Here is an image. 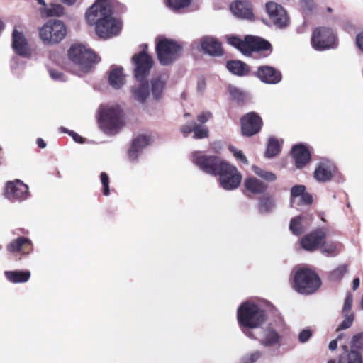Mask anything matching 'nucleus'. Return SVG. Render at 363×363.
<instances>
[{"label":"nucleus","mask_w":363,"mask_h":363,"mask_svg":"<svg viewBox=\"0 0 363 363\" xmlns=\"http://www.w3.org/2000/svg\"><path fill=\"white\" fill-rule=\"evenodd\" d=\"M351 349L354 350H363V333L353 336L351 340Z\"/></svg>","instance_id":"43"},{"label":"nucleus","mask_w":363,"mask_h":363,"mask_svg":"<svg viewBox=\"0 0 363 363\" xmlns=\"http://www.w3.org/2000/svg\"><path fill=\"white\" fill-rule=\"evenodd\" d=\"M6 277L12 283H23L28 281L30 273L29 271H6Z\"/></svg>","instance_id":"34"},{"label":"nucleus","mask_w":363,"mask_h":363,"mask_svg":"<svg viewBox=\"0 0 363 363\" xmlns=\"http://www.w3.org/2000/svg\"><path fill=\"white\" fill-rule=\"evenodd\" d=\"M306 218L302 216H297L291 219L289 225L290 230L295 235H300L304 230L303 224Z\"/></svg>","instance_id":"37"},{"label":"nucleus","mask_w":363,"mask_h":363,"mask_svg":"<svg viewBox=\"0 0 363 363\" xmlns=\"http://www.w3.org/2000/svg\"><path fill=\"white\" fill-rule=\"evenodd\" d=\"M342 347L344 352L340 354L338 363H363V357L359 352L352 349L349 351L347 345Z\"/></svg>","instance_id":"28"},{"label":"nucleus","mask_w":363,"mask_h":363,"mask_svg":"<svg viewBox=\"0 0 363 363\" xmlns=\"http://www.w3.org/2000/svg\"><path fill=\"white\" fill-rule=\"evenodd\" d=\"M69 59L78 67L79 72H86L92 65L99 61L90 49L82 44L71 46L68 51Z\"/></svg>","instance_id":"5"},{"label":"nucleus","mask_w":363,"mask_h":363,"mask_svg":"<svg viewBox=\"0 0 363 363\" xmlns=\"http://www.w3.org/2000/svg\"><path fill=\"white\" fill-rule=\"evenodd\" d=\"M206 88V81L204 79L201 78L198 80L197 89L199 91H203Z\"/></svg>","instance_id":"59"},{"label":"nucleus","mask_w":363,"mask_h":363,"mask_svg":"<svg viewBox=\"0 0 363 363\" xmlns=\"http://www.w3.org/2000/svg\"><path fill=\"white\" fill-rule=\"evenodd\" d=\"M244 333L249 337L250 338L254 339L255 337L252 334V333L249 330H243Z\"/></svg>","instance_id":"62"},{"label":"nucleus","mask_w":363,"mask_h":363,"mask_svg":"<svg viewBox=\"0 0 363 363\" xmlns=\"http://www.w3.org/2000/svg\"><path fill=\"white\" fill-rule=\"evenodd\" d=\"M257 76L266 84H277L281 80V73L269 66L259 67L257 72Z\"/></svg>","instance_id":"21"},{"label":"nucleus","mask_w":363,"mask_h":363,"mask_svg":"<svg viewBox=\"0 0 363 363\" xmlns=\"http://www.w3.org/2000/svg\"><path fill=\"white\" fill-rule=\"evenodd\" d=\"M281 336L271 328H266L260 340V345L264 347H273L280 344Z\"/></svg>","instance_id":"26"},{"label":"nucleus","mask_w":363,"mask_h":363,"mask_svg":"<svg viewBox=\"0 0 363 363\" xmlns=\"http://www.w3.org/2000/svg\"><path fill=\"white\" fill-rule=\"evenodd\" d=\"M146 49L147 45H144L143 50L132 57L135 77L139 82H142L149 74L153 65L152 57L147 54Z\"/></svg>","instance_id":"12"},{"label":"nucleus","mask_w":363,"mask_h":363,"mask_svg":"<svg viewBox=\"0 0 363 363\" xmlns=\"http://www.w3.org/2000/svg\"><path fill=\"white\" fill-rule=\"evenodd\" d=\"M275 199L269 196H264L259 199L257 204L258 211L262 214L272 213L276 208Z\"/></svg>","instance_id":"33"},{"label":"nucleus","mask_w":363,"mask_h":363,"mask_svg":"<svg viewBox=\"0 0 363 363\" xmlns=\"http://www.w3.org/2000/svg\"><path fill=\"white\" fill-rule=\"evenodd\" d=\"M306 187L303 185H296L291 189V205L293 206L296 200L298 204H311L313 201L311 196L305 193Z\"/></svg>","instance_id":"23"},{"label":"nucleus","mask_w":363,"mask_h":363,"mask_svg":"<svg viewBox=\"0 0 363 363\" xmlns=\"http://www.w3.org/2000/svg\"><path fill=\"white\" fill-rule=\"evenodd\" d=\"M108 21H110V22L111 21V23H111V24L109 23H104V21H102V24L104 25V30H107V33H108L107 35H101L100 34V33L96 32V35L101 38L107 39V38L114 37V36L117 35L121 30V23L119 21H118L117 19L113 18L112 15L108 16Z\"/></svg>","instance_id":"27"},{"label":"nucleus","mask_w":363,"mask_h":363,"mask_svg":"<svg viewBox=\"0 0 363 363\" xmlns=\"http://www.w3.org/2000/svg\"><path fill=\"white\" fill-rule=\"evenodd\" d=\"M337 173L335 164L325 158L321 159L317 164L313 176L319 182L325 183L331 181Z\"/></svg>","instance_id":"13"},{"label":"nucleus","mask_w":363,"mask_h":363,"mask_svg":"<svg viewBox=\"0 0 363 363\" xmlns=\"http://www.w3.org/2000/svg\"><path fill=\"white\" fill-rule=\"evenodd\" d=\"M39 4L45 7L46 6L45 2L44 0H36Z\"/></svg>","instance_id":"64"},{"label":"nucleus","mask_w":363,"mask_h":363,"mask_svg":"<svg viewBox=\"0 0 363 363\" xmlns=\"http://www.w3.org/2000/svg\"><path fill=\"white\" fill-rule=\"evenodd\" d=\"M99 125L106 134H116L123 125L122 111L118 106H102L100 110Z\"/></svg>","instance_id":"3"},{"label":"nucleus","mask_w":363,"mask_h":363,"mask_svg":"<svg viewBox=\"0 0 363 363\" xmlns=\"http://www.w3.org/2000/svg\"><path fill=\"white\" fill-rule=\"evenodd\" d=\"M321 252L328 256H334L336 252L339 250L340 244L334 241H323L321 245Z\"/></svg>","instance_id":"36"},{"label":"nucleus","mask_w":363,"mask_h":363,"mask_svg":"<svg viewBox=\"0 0 363 363\" xmlns=\"http://www.w3.org/2000/svg\"><path fill=\"white\" fill-rule=\"evenodd\" d=\"M312 334L311 330L308 328L302 330L298 334V341L301 343L306 342L311 337Z\"/></svg>","instance_id":"49"},{"label":"nucleus","mask_w":363,"mask_h":363,"mask_svg":"<svg viewBox=\"0 0 363 363\" xmlns=\"http://www.w3.org/2000/svg\"><path fill=\"white\" fill-rule=\"evenodd\" d=\"M356 45L363 52V33H359L356 37Z\"/></svg>","instance_id":"57"},{"label":"nucleus","mask_w":363,"mask_h":363,"mask_svg":"<svg viewBox=\"0 0 363 363\" xmlns=\"http://www.w3.org/2000/svg\"><path fill=\"white\" fill-rule=\"evenodd\" d=\"M201 50L210 55L219 56L222 55L221 44L214 38L204 36L199 40Z\"/></svg>","instance_id":"19"},{"label":"nucleus","mask_w":363,"mask_h":363,"mask_svg":"<svg viewBox=\"0 0 363 363\" xmlns=\"http://www.w3.org/2000/svg\"><path fill=\"white\" fill-rule=\"evenodd\" d=\"M110 85L116 89H120L125 83V77L121 67H113L108 76Z\"/></svg>","instance_id":"29"},{"label":"nucleus","mask_w":363,"mask_h":363,"mask_svg":"<svg viewBox=\"0 0 363 363\" xmlns=\"http://www.w3.org/2000/svg\"><path fill=\"white\" fill-rule=\"evenodd\" d=\"M262 125V120L255 113H247L241 119V127L243 135L251 136L257 133Z\"/></svg>","instance_id":"17"},{"label":"nucleus","mask_w":363,"mask_h":363,"mask_svg":"<svg viewBox=\"0 0 363 363\" xmlns=\"http://www.w3.org/2000/svg\"><path fill=\"white\" fill-rule=\"evenodd\" d=\"M245 187L253 194H262L267 189V185L255 177H248L244 182Z\"/></svg>","instance_id":"32"},{"label":"nucleus","mask_w":363,"mask_h":363,"mask_svg":"<svg viewBox=\"0 0 363 363\" xmlns=\"http://www.w3.org/2000/svg\"><path fill=\"white\" fill-rule=\"evenodd\" d=\"M347 272V267L345 265H340L337 267L331 273V278L333 280H337L341 279L344 274Z\"/></svg>","instance_id":"46"},{"label":"nucleus","mask_w":363,"mask_h":363,"mask_svg":"<svg viewBox=\"0 0 363 363\" xmlns=\"http://www.w3.org/2000/svg\"><path fill=\"white\" fill-rule=\"evenodd\" d=\"M37 144L40 148H45L46 147V143L42 138H38L37 140Z\"/></svg>","instance_id":"61"},{"label":"nucleus","mask_w":363,"mask_h":363,"mask_svg":"<svg viewBox=\"0 0 363 363\" xmlns=\"http://www.w3.org/2000/svg\"><path fill=\"white\" fill-rule=\"evenodd\" d=\"M112 15L111 7L108 0H97L88 9L86 13L87 23L95 26V32H99L101 35H107V30H104V23H112L108 21V16Z\"/></svg>","instance_id":"1"},{"label":"nucleus","mask_w":363,"mask_h":363,"mask_svg":"<svg viewBox=\"0 0 363 363\" xmlns=\"http://www.w3.org/2000/svg\"><path fill=\"white\" fill-rule=\"evenodd\" d=\"M12 48L19 56L28 58L31 55V50L23 30L16 26L12 33Z\"/></svg>","instance_id":"14"},{"label":"nucleus","mask_w":363,"mask_h":363,"mask_svg":"<svg viewBox=\"0 0 363 363\" xmlns=\"http://www.w3.org/2000/svg\"><path fill=\"white\" fill-rule=\"evenodd\" d=\"M229 92H230V96L234 99H235L238 101H242L244 99V96H245L244 93L240 89H239L238 88H237L235 86H229Z\"/></svg>","instance_id":"47"},{"label":"nucleus","mask_w":363,"mask_h":363,"mask_svg":"<svg viewBox=\"0 0 363 363\" xmlns=\"http://www.w3.org/2000/svg\"><path fill=\"white\" fill-rule=\"evenodd\" d=\"M266 11L274 25L281 28L288 23V16L284 9L279 4L269 1L266 4Z\"/></svg>","instance_id":"15"},{"label":"nucleus","mask_w":363,"mask_h":363,"mask_svg":"<svg viewBox=\"0 0 363 363\" xmlns=\"http://www.w3.org/2000/svg\"><path fill=\"white\" fill-rule=\"evenodd\" d=\"M101 182L103 185V192L105 196L109 194V179L108 175L105 172L101 174Z\"/></svg>","instance_id":"50"},{"label":"nucleus","mask_w":363,"mask_h":363,"mask_svg":"<svg viewBox=\"0 0 363 363\" xmlns=\"http://www.w3.org/2000/svg\"><path fill=\"white\" fill-rule=\"evenodd\" d=\"M211 117V113L210 112H203L198 115L197 121L200 123H205L210 119Z\"/></svg>","instance_id":"55"},{"label":"nucleus","mask_w":363,"mask_h":363,"mask_svg":"<svg viewBox=\"0 0 363 363\" xmlns=\"http://www.w3.org/2000/svg\"><path fill=\"white\" fill-rule=\"evenodd\" d=\"M60 130L63 133H68L73 138V140L79 143H82L84 142V139L77 133L73 131H68L65 128L61 127Z\"/></svg>","instance_id":"54"},{"label":"nucleus","mask_w":363,"mask_h":363,"mask_svg":"<svg viewBox=\"0 0 363 363\" xmlns=\"http://www.w3.org/2000/svg\"><path fill=\"white\" fill-rule=\"evenodd\" d=\"M140 152L141 150H140L137 147H135L134 145H132L130 149L128 151L129 160L133 162L135 161L138 158Z\"/></svg>","instance_id":"51"},{"label":"nucleus","mask_w":363,"mask_h":363,"mask_svg":"<svg viewBox=\"0 0 363 363\" xmlns=\"http://www.w3.org/2000/svg\"><path fill=\"white\" fill-rule=\"evenodd\" d=\"M196 124L194 122L186 123L182 126L181 130L182 133L186 136L190 133L194 132V128L196 127Z\"/></svg>","instance_id":"53"},{"label":"nucleus","mask_w":363,"mask_h":363,"mask_svg":"<svg viewBox=\"0 0 363 363\" xmlns=\"http://www.w3.org/2000/svg\"><path fill=\"white\" fill-rule=\"evenodd\" d=\"M325 239V233L322 230L314 231L301 240L302 247L308 251H313L319 247Z\"/></svg>","instance_id":"18"},{"label":"nucleus","mask_w":363,"mask_h":363,"mask_svg":"<svg viewBox=\"0 0 363 363\" xmlns=\"http://www.w3.org/2000/svg\"><path fill=\"white\" fill-rule=\"evenodd\" d=\"M190 3L191 0H167L166 1L167 6L173 10L187 7Z\"/></svg>","instance_id":"42"},{"label":"nucleus","mask_w":363,"mask_h":363,"mask_svg":"<svg viewBox=\"0 0 363 363\" xmlns=\"http://www.w3.org/2000/svg\"><path fill=\"white\" fill-rule=\"evenodd\" d=\"M227 41L245 55H250L252 52L272 51L271 44L257 36L248 35L244 40L237 36H228Z\"/></svg>","instance_id":"4"},{"label":"nucleus","mask_w":363,"mask_h":363,"mask_svg":"<svg viewBox=\"0 0 363 363\" xmlns=\"http://www.w3.org/2000/svg\"><path fill=\"white\" fill-rule=\"evenodd\" d=\"M183 48L178 42L163 37L156 40V52L160 62L167 65L177 59L182 54Z\"/></svg>","instance_id":"6"},{"label":"nucleus","mask_w":363,"mask_h":363,"mask_svg":"<svg viewBox=\"0 0 363 363\" xmlns=\"http://www.w3.org/2000/svg\"><path fill=\"white\" fill-rule=\"evenodd\" d=\"M359 283H360V281H359V278H355V279L353 280V282H352V287H353V289H354V290L357 289V288L359 286Z\"/></svg>","instance_id":"60"},{"label":"nucleus","mask_w":363,"mask_h":363,"mask_svg":"<svg viewBox=\"0 0 363 363\" xmlns=\"http://www.w3.org/2000/svg\"><path fill=\"white\" fill-rule=\"evenodd\" d=\"M266 319L264 311L252 302H245L238 309V323L244 328H259Z\"/></svg>","instance_id":"2"},{"label":"nucleus","mask_w":363,"mask_h":363,"mask_svg":"<svg viewBox=\"0 0 363 363\" xmlns=\"http://www.w3.org/2000/svg\"><path fill=\"white\" fill-rule=\"evenodd\" d=\"M7 249L11 252H20L27 255L32 250L31 242L30 240L21 237L11 242Z\"/></svg>","instance_id":"24"},{"label":"nucleus","mask_w":363,"mask_h":363,"mask_svg":"<svg viewBox=\"0 0 363 363\" xmlns=\"http://www.w3.org/2000/svg\"><path fill=\"white\" fill-rule=\"evenodd\" d=\"M208 129L206 126L196 124L194 128V138L195 139H202L208 136Z\"/></svg>","instance_id":"44"},{"label":"nucleus","mask_w":363,"mask_h":363,"mask_svg":"<svg viewBox=\"0 0 363 363\" xmlns=\"http://www.w3.org/2000/svg\"><path fill=\"white\" fill-rule=\"evenodd\" d=\"M166 82L167 77L165 75H160L152 79V94L155 99H159L162 97Z\"/></svg>","instance_id":"30"},{"label":"nucleus","mask_w":363,"mask_h":363,"mask_svg":"<svg viewBox=\"0 0 363 363\" xmlns=\"http://www.w3.org/2000/svg\"><path fill=\"white\" fill-rule=\"evenodd\" d=\"M62 2L67 5H72L75 3L76 0H61Z\"/></svg>","instance_id":"63"},{"label":"nucleus","mask_w":363,"mask_h":363,"mask_svg":"<svg viewBox=\"0 0 363 363\" xmlns=\"http://www.w3.org/2000/svg\"><path fill=\"white\" fill-rule=\"evenodd\" d=\"M228 149L238 161L243 164H247V160L241 150H238L233 145H229Z\"/></svg>","instance_id":"45"},{"label":"nucleus","mask_w":363,"mask_h":363,"mask_svg":"<svg viewBox=\"0 0 363 363\" xmlns=\"http://www.w3.org/2000/svg\"><path fill=\"white\" fill-rule=\"evenodd\" d=\"M279 149L280 145L279 141L274 138H269L265 153L266 157H272L275 156L279 153Z\"/></svg>","instance_id":"39"},{"label":"nucleus","mask_w":363,"mask_h":363,"mask_svg":"<svg viewBox=\"0 0 363 363\" xmlns=\"http://www.w3.org/2000/svg\"><path fill=\"white\" fill-rule=\"evenodd\" d=\"M301 6L306 12H311L315 8V2L313 0H302Z\"/></svg>","instance_id":"52"},{"label":"nucleus","mask_w":363,"mask_h":363,"mask_svg":"<svg viewBox=\"0 0 363 363\" xmlns=\"http://www.w3.org/2000/svg\"><path fill=\"white\" fill-rule=\"evenodd\" d=\"M253 172L255 174H256L257 176L260 177L261 178L264 179L267 182H274L276 180L277 177L275 174L272 172H268L264 169H261L260 167H258L257 166H253L252 167Z\"/></svg>","instance_id":"40"},{"label":"nucleus","mask_w":363,"mask_h":363,"mask_svg":"<svg viewBox=\"0 0 363 363\" xmlns=\"http://www.w3.org/2000/svg\"><path fill=\"white\" fill-rule=\"evenodd\" d=\"M191 161L199 169L213 176L216 175L221 164L225 162L217 156L206 155L200 151L192 153Z\"/></svg>","instance_id":"11"},{"label":"nucleus","mask_w":363,"mask_h":363,"mask_svg":"<svg viewBox=\"0 0 363 363\" xmlns=\"http://www.w3.org/2000/svg\"><path fill=\"white\" fill-rule=\"evenodd\" d=\"M218 176L220 186L226 191H233L238 189L242 181V175L238 169L224 162L216 172Z\"/></svg>","instance_id":"9"},{"label":"nucleus","mask_w":363,"mask_h":363,"mask_svg":"<svg viewBox=\"0 0 363 363\" xmlns=\"http://www.w3.org/2000/svg\"><path fill=\"white\" fill-rule=\"evenodd\" d=\"M292 155L297 168H302L311 160V155L306 147L302 145L294 146Z\"/></svg>","instance_id":"25"},{"label":"nucleus","mask_w":363,"mask_h":363,"mask_svg":"<svg viewBox=\"0 0 363 363\" xmlns=\"http://www.w3.org/2000/svg\"><path fill=\"white\" fill-rule=\"evenodd\" d=\"M43 16L46 17L60 16L63 13V7L60 4H51L49 7H43L40 9Z\"/></svg>","instance_id":"38"},{"label":"nucleus","mask_w":363,"mask_h":363,"mask_svg":"<svg viewBox=\"0 0 363 363\" xmlns=\"http://www.w3.org/2000/svg\"><path fill=\"white\" fill-rule=\"evenodd\" d=\"M50 75L54 80H65L63 74L60 72L56 70H50Z\"/></svg>","instance_id":"56"},{"label":"nucleus","mask_w":363,"mask_h":363,"mask_svg":"<svg viewBox=\"0 0 363 363\" xmlns=\"http://www.w3.org/2000/svg\"><path fill=\"white\" fill-rule=\"evenodd\" d=\"M149 94L148 86L143 83H140L131 89V97L140 103H143Z\"/></svg>","instance_id":"31"},{"label":"nucleus","mask_w":363,"mask_h":363,"mask_svg":"<svg viewBox=\"0 0 363 363\" xmlns=\"http://www.w3.org/2000/svg\"><path fill=\"white\" fill-rule=\"evenodd\" d=\"M262 357V352L255 351L250 354L245 356L242 360V363H254Z\"/></svg>","instance_id":"48"},{"label":"nucleus","mask_w":363,"mask_h":363,"mask_svg":"<svg viewBox=\"0 0 363 363\" xmlns=\"http://www.w3.org/2000/svg\"><path fill=\"white\" fill-rule=\"evenodd\" d=\"M227 68L233 74L239 76L246 75L249 72L247 65L239 60L228 62Z\"/></svg>","instance_id":"35"},{"label":"nucleus","mask_w":363,"mask_h":363,"mask_svg":"<svg viewBox=\"0 0 363 363\" xmlns=\"http://www.w3.org/2000/svg\"><path fill=\"white\" fill-rule=\"evenodd\" d=\"M352 301V295L350 293H348L345 299L344 306L342 310V314L345 319L340 325L337 330L347 329L352 325L354 321V313L351 311Z\"/></svg>","instance_id":"22"},{"label":"nucleus","mask_w":363,"mask_h":363,"mask_svg":"<svg viewBox=\"0 0 363 363\" xmlns=\"http://www.w3.org/2000/svg\"><path fill=\"white\" fill-rule=\"evenodd\" d=\"M341 338V335H339L338 337L332 340L330 343H329V345H328V348L331 351H334L337 349V341Z\"/></svg>","instance_id":"58"},{"label":"nucleus","mask_w":363,"mask_h":363,"mask_svg":"<svg viewBox=\"0 0 363 363\" xmlns=\"http://www.w3.org/2000/svg\"><path fill=\"white\" fill-rule=\"evenodd\" d=\"M40 39L46 44H56L67 35V28L60 20H49L40 29Z\"/></svg>","instance_id":"8"},{"label":"nucleus","mask_w":363,"mask_h":363,"mask_svg":"<svg viewBox=\"0 0 363 363\" xmlns=\"http://www.w3.org/2000/svg\"><path fill=\"white\" fill-rule=\"evenodd\" d=\"M312 47L318 51L334 49L337 47V38L333 31L326 27L314 30L311 37Z\"/></svg>","instance_id":"10"},{"label":"nucleus","mask_w":363,"mask_h":363,"mask_svg":"<svg viewBox=\"0 0 363 363\" xmlns=\"http://www.w3.org/2000/svg\"><path fill=\"white\" fill-rule=\"evenodd\" d=\"M230 9L234 16L240 18L250 19L253 16L251 4L247 0L235 1Z\"/></svg>","instance_id":"20"},{"label":"nucleus","mask_w":363,"mask_h":363,"mask_svg":"<svg viewBox=\"0 0 363 363\" xmlns=\"http://www.w3.org/2000/svg\"><path fill=\"white\" fill-rule=\"evenodd\" d=\"M320 284L318 276L309 269H300L294 277V288L300 294H312L320 287Z\"/></svg>","instance_id":"7"},{"label":"nucleus","mask_w":363,"mask_h":363,"mask_svg":"<svg viewBox=\"0 0 363 363\" xmlns=\"http://www.w3.org/2000/svg\"><path fill=\"white\" fill-rule=\"evenodd\" d=\"M150 143V136L147 135H140L133 140L132 145H134L135 147H137L142 151V150L147 147Z\"/></svg>","instance_id":"41"},{"label":"nucleus","mask_w":363,"mask_h":363,"mask_svg":"<svg viewBox=\"0 0 363 363\" xmlns=\"http://www.w3.org/2000/svg\"><path fill=\"white\" fill-rule=\"evenodd\" d=\"M28 187L21 180L8 182L5 188V196L11 200L25 199L28 196Z\"/></svg>","instance_id":"16"}]
</instances>
